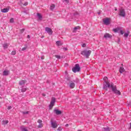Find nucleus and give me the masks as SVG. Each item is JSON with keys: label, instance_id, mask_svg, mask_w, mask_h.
<instances>
[{"label": "nucleus", "instance_id": "obj_20", "mask_svg": "<svg viewBox=\"0 0 131 131\" xmlns=\"http://www.w3.org/2000/svg\"><path fill=\"white\" fill-rule=\"evenodd\" d=\"M9 71L5 70L3 72V75H9Z\"/></svg>", "mask_w": 131, "mask_h": 131}, {"label": "nucleus", "instance_id": "obj_48", "mask_svg": "<svg viewBox=\"0 0 131 131\" xmlns=\"http://www.w3.org/2000/svg\"><path fill=\"white\" fill-rule=\"evenodd\" d=\"M57 130H60V129H59V128L57 129Z\"/></svg>", "mask_w": 131, "mask_h": 131}, {"label": "nucleus", "instance_id": "obj_2", "mask_svg": "<svg viewBox=\"0 0 131 131\" xmlns=\"http://www.w3.org/2000/svg\"><path fill=\"white\" fill-rule=\"evenodd\" d=\"M67 80H68L69 81H70V83H69V87L70 88V89H74V88L75 87V83H74V82H77L78 81H75V80H74L73 81H71V78L70 77H68L67 78Z\"/></svg>", "mask_w": 131, "mask_h": 131}, {"label": "nucleus", "instance_id": "obj_9", "mask_svg": "<svg viewBox=\"0 0 131 131\" xmlns=\"http://www.w3.org/2000/svg\"><path fill=\"white\" fill-rule=\"evenodd\" d=\"M103 21L104 24L106 26L110 25V23H111L110 22V18L108 17L103 19Z\"/></svg>", "mask_w": 131, "mask_h": 131}, {"label": "nucleus", "instance_id": "obj_40", "mask_svg": "<svg viewBox=\"0 0 131 131\" xmlns=\"http://www.w3.org/2000/svg\"><path fill=\"white\" fill-rule=\"evenodd\" d=\"M8 110L12 109V106H8Z\"/></svg>", "mask_w": 131, "mask_h": 131}, {"label": "nucleus", "instance_id": "obj_33", "mask_svg": "<svg viewBox=\"0 0 131 131\" xmlns=\"http://www.w3.org/2000/svg\"><path fill=\"white\" fill-rule=\"evenodd\" d=\"M16 51H12V52H11V54L12 55H16Z\"/></svg>", "mask_w": 131, "mask_h": 131}, {"label": "nucleus", "instance_id": "obj_45", "mask_svg": "<svg viewBox=\"0 0 131 131\" xmlns=\"http://www.w3.org/2000/svg\"><path fill=\"white\" fill-rule=\"evenodd\" d=\"M129 128L131 129V123H130V127H129Z\"/></svg>", "mask_w": 131, "mask_h": 131}, {"label": "nucleus", "instance_id": "obj_21", "mask_svg": "<svg viewBox=\"0 0 131 131\" xmlns=\"http://www.w3.org/2000/svg\"><path fill=\"white\" fill-rule=\"evenodd\" d=\"M26 82V80H21L19 81V85H23Z\"/></svg>", "mask_w": 131, "mask_h": 131}, {"label": "nucleus", "instance_id": "obj_44", "mask_svg": "<svg viewBox=\"0 0 131 131\" xmlns=\"http://www.w3.org/2000/svg\"><path fill=\"white\" fill-rule=\"evenodd\" d=\"M68 125H69L68 124H67L66 125V126H68Z\"/></svg>", "mask_w": 131, "mask_h": 131}, {"label": "nucleus", "instance_id": "obj_43", "mask_svg": "<svg viewBox=\"0 0 131 131\" xmlns=\"http://www.w3.org/2000/svg\"><path fill=\"white\" fill-rule=\"evenodd\" d=\"M28 38H30V36L28 35Z\"/></svg>", "mask_w": 131, "mask_h": 131}, {"label": "nucleus", "instance_id": "obj_15", "mask_svg": "<svg viewBox=\"0 0 131 131\" xmlns=\"http://www.w3.org/2000/svg\"><path fill=\"white\" fill-rule=\"evenodd\" d=\"M56 43V46H58V47H60L63 45V42L61 41H57Z\"/></svg>", "mask_w": 131, "mask_h": 131}, {"label": "nucleus", "instance_id": "obj_26", "mask_svg": "<svg viewBox=\"0 0 131 131\" xmlns=\"http://www.w3.org/2000/svg\"><path fill=\"white\" fill-rule=\"evenodd\" d=\"M9 123L8 120L3 121V124H8Z\"/></svg>", "mask_w": 131, "mask_h": 131}, {"label": "nucleus", "instance_id": "obj_27", "mask_svg": "<svg viewBox=\"0 0 131 131\" xmlns=\"http://www.w3.org/2000/svg\"><path fill=\"white\" fill-rule=\"evenodd\" d=\"M103 80H104V82H108V78L107 77H104L103 78Z\"/></svg>", "mask_w": 131, "mask_h": 131}, {"label": "nucleus", "instance_id": "obj_6", "mask_svg": "<svg viewBox=\"0 0 131 131\" xmlns=\"http://www.w3.org/2000/svg\"><path fill=\"white\" fill-rule=\"evenodd\" d=\"M119 15L121 17H125V11L122 8L119 9Z\"/></svg>", "mask_w": 131, "mask_h": 131}, {"label": "nucleus", "instance_id": "obj_30", "mask_svg": "<svg viewBox=\"0 0 131 131\" xmlns=\"http://www.w3.org/2000/svg\"><path fill=\"white\" fill-rule=\"evenodd\" d=\"M114 32H118V30H119V29H113Z\"/></svg>", "mask_w": 131, "mask_h": 131}, {"label": "nucleus", "instance_id": "obj_37", "mask_svg": "<svg viewBox=\"0 0 131 131\" xmlns=\"http://www.w3.org/2000/svg\"><path fill=\"white\" fill-rule=\"evenodd\" d=\"M120 33H121L122 35H123V33H124L123 32V31L120 30Z\"/></svg>", "mask_w": 131, "mask_h": 131}, {"label": "nucleus", "instance_id": "obj_19", "mask_svg": "<svg viewBox=\"0 0 131 131\" xmlns=\"http://www.w3.org/2000/svg\"><path fill=\"white\" fill-rule=\"evenodd\" d=\"M22 1H23V0L20 1V6L23 5V6H27V5H28V2H25L24 4H23V3H22Z\"/></svg>", "mask_w": 131, "mask_h": 131}, {"label": "nucleus", "instance_id": "obj_41", "mask_svg": "<svg viewBox=\"0 0 131 131\" xmlns=\"http://www.w3.org/2000/svg\"><path fill=\"white\" fill-rule=\"evenodd\" d=\"M41 60H43L45 59V56H42L41 57Z\"/></svg>", "mask_w": 131, "mask_h": 131}, {"label": "nucleus", "instance_id": "obj_46", "mask_svg": "<svg viewBox=\"0 0 131 131\" xmlns=\"http://www.w3.org/2000/svg\"><path fill=\"white\" fill-rule=\"evenodd\" d=\"M115 11H117V8H115Z\"/></svg>", "mask_w": 131, "mask_h": 131}, {"label": "nucleus", "instance_id": "obj_5", "mask_svg": "<svg viewBox=\"0 0 131 131\" xmlns=\"http://www.w3.org/2000/svg\"><path fill=\"white\" fill-rule=\"evenodd\" d=\"M108 88H111V84H110L109 82H104V83L103 84V89L105 90V91H107Z\"/></svg>", "mask_w": 131, "mask_h": 131}, {"label": "nucleus", "instance_id": "obj_11", "mask_svg": "<svg viewBox=\"0 0 131 131\" xmlns=\"http://www.w3.org/2000/svg\"><path fill=\"white\" fill-rule=\"evenodd\" d=\"M37 122L38 123H39V125L37 126L38 128H41V127H42V126H43V125L42 123V121H41V120H38Z\"/></svg>", "mask_w": 131, "mask_h": 131}, {"label": "nucleus", "instance_id": "obj_22", "mask_svg": "<svg viewBox=\"0 0 131 131\" xmlns=\"http://www.w3.org/2000/svg\"><path fill=\"white\" fill-rule=\"evenodd\" d=\"M20 128H21V130L22 131H28V129H27V127H25L24 126H21L20 127Z\"/></svg>", "mask_w": 131, "mask_h": 131}, {"label": "nucleus", "instance_id": "obj_42", "mask_svg": "<svg viewBox=\"0 0 131 131\" xmlns=\"http://www.w3.org/2000/svg\"><path fill=\"white\" fill-rule=\"evenodd\" d=\"M42 96H43V97H46V94H45L44 93L42 94Z\"/></svg>", "mask_w": 131, "mask_h": 131}, {"label": "nucleus", "instance_id": "obj_7", "mask_svg": "<svg viewBox=\"0 0 131 131\" xmlns=\"http://www.w3.org/2000/svg\"><path fill=\"white\" fill-rule=\"evenodd\" d=\"M55 103H56V98H55V97H53L51 99L50 104L49 105L50 109H52V108L54 107V105H55Z\"/></svg>", "mask_w": 131, "mask_h": 131}, {"label": "nucleus", "instance_id": "obj_23", "mask_svg": "<svg viewBox=\"0 0 131 131\" xmlns=\"http://www.w3.org/2000/svg\"><path fill=\"white\" fill-rule=\"evenodd\" d=\"M128 35H129V32L127 31L126 33H125L124 34V37H127V36H128Z\"/></svg>", "mask_w": 131, "mask_h": 131}, {"label": "nucleus", "instance_id": "obj_14", "mask_svg": "<svg viewBox=\"0 0 131 131\" xmlns=\"http://www.w3.org/2000/svg\"><path fill=\"white\" fill-rule=\"evenodd\" d=\"M10 9L6 8H4L3 9L1 10V12L2 13H8V12H9Z\"/></svg>", "mask_w": 131, "mask_h": 131}, {"label": "nucleus", "instance_id": "obj_47", "mask_svg": "<svg viewBox=\"0 0 131 131\" xmlns=\"http://www.w3.org/2000/svg\"><path fill=\"white\" fill-rule=\"evenodd\" d=\"M68 66V64L66 63V66Z\"/></svg>", "mask_w": 131, "mask_h": 131}, {"label": "nucleus", "instance_id": "obj_8", "mask_svg": "<svg viewBox=\"0 0 131 131\" xmlns=\"http://www.w3.org/2000/svg\"><path fill=\"white\" fill-rule=\"evenodd\" d=\"M51 124L53 128H57V127H58V124L57 123V121H56L51 120Z\"/></svg>", "mask_w": 131, "mask_h": 131}, {"label": "nucleus", "instance_id": "obj_13", "mask_svg": "<svg viewBox=\"0 0 131 131\" xmlns=\"http://www.w3.org/2000/svg\"><path fill=\"white\" fill-rule=\"evenodd\" d=\"M54 113H55V114H56V115H60L61 114H62V112L61 111H59L57 109H54Z\"/></svg>", "mask_w": 131, "mask_h": 131}, {"label": "nucleus", "instance_id": "obj_31", "mask_svg": "<svg viewBox=\"0 0 131 131\" xmlns=\"http://www.w3.org/2000/svg\"><path fill=\"white\" fill-rule=\"evenodd\" d=\"M23 114L24 115H26V114H28V113H29V111H27V112H22Z\"/></svg>", "mask_w": 131, "mask_h": 131}, {"label": "nucleus", "instance_id": "obj_25", "mask_svg": "<svg viewBox=\"0 0 131 131\" xmlns=\"http://www.w3.org/2000/svg\"><path fill=\"white\" fill-rule=\"evenodd\" d=\"M8 46H9L8 45V43H5L3 45V48L4 49H8Z\"/></svg>", "mask_w": 131, "mask_h": 131}, {"label": "nucleus", "instance_id": "obj_29", "mask_svg": "<svg viewBox=\"0 0 131 131\" xmlns=\"http://www.w3.org/2000/svg\"><path fill=\"white\" fill-rule=\"evenodd\" d=\"M27 90V89L26 88H23V89H21V91L23 93H24V92H26Z\"/></svg>", "mask_w": 131, "mask_h": 131}, {"label": "nucleus", "instance_id": "obj_3", "mask_svg": "<svg viewBox=\"0 0 131 131\" xmlns=\"http://www.w3.org/2000/svg\"><path fill=\"white\" fill-rule=\"evenodd\" d=\"M92 54V51L91 50H84L81 52V55H83V56H85L86 58H89L90 55Z\"/></svg>", "mask_w": 131, "mask_h": 131}, {"label": "nucleus", "instance_id": "obj_32", "mask_svg": "<svg viewBox=\"0 0 131 131\" xmlns=\"http://www.w3.org/2000/svg\"><path fill=\"white\" fill-rule=\"evenodd\" d=\"M26 50H27V46H26L21 49V51H26Z\"/></svg>", "mask_w": 131, "mask_h": 131}, {"label": "nucleus", "instance_id": "obj_10", "mask_svg": "<svg viewBox=\"0 0 131 131\" xmlns=\"http://www.w3.org/2000/svg\"><path fill=\"white\" fill-rule=\"evenodd\" d=\"M45 30L46 32H47L50 35H52L53 34V31H52V29L49 27H46L45 28Z\"/></svg>", "mask_w": 131, "mask_h": 131}, {"label": "nucleus", "instance_id": "obj_49", "mask_svg": "<svg viewBox=\"0 0 131 131\" xmlns=\"http://www.w3.org/2000/svg\"><path fill=\"white\" fill-rule=\"evenodd\" d=\"M78 131H82L81 130H78Z\"/></svg>", "mask_w": 131, "mask_h": 131}, {"label": "nucleus", "instance_id": "obj_4", "mask_svg": "<svg viewBox=\"0 0 131 131\" xmlns=\"http://www.w3.org/2000/svg\"><path fill=\"white\" fill-rule=\"evenodd\" d=\"M72 71L74 73H76V72H79L80 71V67L79 64H76L75 67L72 68Z\"/></svg>", "mask_w": 131, "mask_h": 131}, {"label": "nucleus", "instance_id": "obj_50", "mask_svg": "<svg viewBox=\"0 0 131 131\" xmlns=\"http://www.w3.org/2000/svg\"><path fill=\"white\" fill-rule=\"evenodd\" d=\"M0 99H2V97L0 96Z\"/></svg>", "mask_w": 131, "mask_h": 131}, {"label": "nucleus", "instance_id": "obj_12", "mask_svg": "<svg viewBox=\"0 0 131 131\" xmlns=\"http://www.w3.org/2000/svg\"><path fill=\"white\" fill-rule=\"evenodd\" d=\"M103 37L107 39V38H111L112 37V35H110L109 33H105L104 34Z\"/></svg>", "mask_w": 131, "mask_h": 131}, {"label": "nucleus", "instance_id": "obj_38", "mask_svg": "<svg viewBox=\"0 0 131 131\" xmlns=\"http://www.w3.org/2000/svg\"><path fill=\"white\" fill-rule=\"evenodd\" d=\"M66 3L69 4V0H64Z\"/></svg>", "mask_w": 131, "mask_h": 131}, {"label": "nucleus", "instance_id": "obj_1", "mask_svg": "<svg viewBox=\"0 0 131 131\" xmlns=\"http://www.w3.org/2000/svg\"><path fill=\"white\" fill-rule=\"evenodd\" d=\"M111 89L112 90L113 93L114 94H116V95H119V96H120L121 95V93L119 90H117V88H116V85H114V84L113 83H111Z\"/></svg>", "mask_w": 131, "mask_h": 131}, {"label": "nucleus", "instance_id": "obj_51", "mask_svg": "<svg viewBox=\"0 0 131 131\" xmlns=\"http://www.w3.org/2000/svg\"><path fill=\"white\" fill-rule=\"evenodd\" d=\"M0 86H1V84H0Z\"/></svg>", "mask_w": 131, "mask_h": 131}, {"label": "nucleus", "instance_id": "obj_39", "mask_svg": "<svg viewBox=\"0 0 131 131\" xmlns=\"http://www.w3.org/2000/svg\"><path fill=\"white\" fill-rule=\"evenodd\" d=\"M85 46H86L85 45V43H83V44H82V48H85Z\"/></svg>", "mask_w": 131, "mask_h": 131}, {"label": "nucleus", "instance_id": "obj_35", "mask_svg": "<svg viewBox=\"0 0 131 131\" xmlns=\"http://www.w3.org/2000/svg\"><path fill=\"white\" fill-rule=\"evenodd\" d=\"M55 57L57 58V59H61V56L60 55H55Z\"/></svg>", "mask_w": 131, "mask_h": 131}, {"label": "nucleus", "instance_id": "obj_34", "mask_svg": "<svg viewBox=\"0 0 131 131\" xmlns=\"http://www.w3.org/2000/svg\"><path fill=\"white\" fill-rule=\"evenodd\" d=\"M10 23H14V19L13 18L10 19Z\"/></svg>", "mask_w": 131, "mask_h": 131}, {"label": "nucleus", "instance_id": "obj_24", "mask_svg": "<svg viewBox=\"0 0 131 131\" xmlns=\"http://www.w3.org/2000/svg\"><path fill=\"white\" fill-rule=\"evenodd\" d=\"M55 5L51 4V5L50 6V10H51V11H53V10H54V9H55Z\"/></svg>", "mask_w": 131, "mask_h": 131}, {"label": "nucleus", "instance_id": "obj_17", "mask_svg": "<svg viewBox=\"0 0 131 131\" xmlns=\"http://www.w3.org/2000/svg\"><path fill=\"white\" fill-rule=\"evenodd\" d=\"M79 28H80L79 26L75 27L73 30V32H74V33L76 32L77 31V30H78L79 29Z\"/></svg>", "mask_w": 131, "mask_h": 131}, {"label": "nucleus", "instance_id": "obj_28", "mask_svg": "<svg viewBox=\"0 0 131 131\" xmlns=\"http://www.w3.org/2000/svg\"><path fill=\"white\" fill-rule=\"evenodd\" d=\"M103 131H110V129H109V127L103 128Z\"/></svg>", "mask_w": 131, "mask_h": 131}, {"label": "nucleus", "instance_id": "obj_36", "mask_svg": "<svg viewBox=\"0 0 131 131\" xmlns=\"http://www.w3.org/2000/svg\"><path fill=\"white\" fill-rule=\"evenodd\" d=\"M25 31V29H22L21 30H20L21 33H23V32H24Z\"/></svg>", "mask_w": 131, "mask_h": 131}, {"label": "nucleus", "instance_id": "obj_16", "mask_svg": "<svg viewBox=\"0 0 131 131\" xmlns=\"http://www.w3.org/2000/svg\"><path fill=\"white\" fill-rule=\"evenodd\" d=\"M37 16L38 17V18L41 20L42 19V15H41V14H40V13H37Z\"/></svg>", "mask_w": 131, "mask_h": 131}, {"label": "nucleus", "instance_id": "obj_18", "mask_svg": "<svg viewBox=\"0 0 131 131\" xmlns=\"http://www.w3.org/2000/svg\"><path fill=\"white\" fill-rule=\"evenodd\" d=\"M125 70H124V68L123 67H120L119 69V72L120 73H123L124 72Z\"/></svg>", "mask_w": 131, "mask_h": 131}]
</instances>
